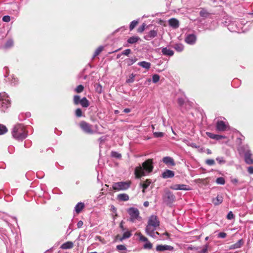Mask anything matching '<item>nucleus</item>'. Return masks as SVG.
<instances>
[{
	"label": "nucleus",
	"instance_id": "f257e3e1",
	"mask_svg": "<svg viewBox=\"0 0 253 253\" xmlns=\"http://www.w3.org/2000/svg\"><path fill=\"white\" fill-rule=\"evenodd\" d=\"M152 159H148L135 169L134 173L136 178H140L151 172L154 168Z\"/></svg>",
	"mask_w": 253,
	"mask_h": 253
},
{
	"label": "nucleus",
	"instance_id": "f03ea898",
	"mask_svg": "<svg viewBox=\"0 0 253 253\" xmlns=\"http://www.w3.org/2000/svg\"><path fill=\"white\" fill-rule=\"evenodd\" d=\"M12 136L18 140H22L26 138L27 134L24 126L20 124L16 125L12 131Z\"/></svg>",
	"mask_w": 253,
	"mask_h": 253
},
{
	"label": "nucleus",
	"instance_id": "7ed1b4c3",
	"mask_svg": "<svg viewBox=\"0 0 253 253\" xmlns=\"http://www.w3.org/2000/svg\"><path fill=\"white\" fill-rule=\"evenodd\" d=\"M10 105V98L7 94L5 92L0 93V108L6 109Z\"/></svg>",
	"mask_w": 253,
	"mask_h": 253
},
{
	"label": "nucleus",
	"instance_id": "20e7f679",
	"mask_svg": "<svg viewBox=\"0 0 253 253\" xmlns=\"http://www.w3.org/2000/svg\"><path fill=\"white\" fill-rule=\"evenodd\" d=\"M245 154V161L249 165L253 164V155L248 145L243 146L240 148Z\"/></svg>",
	"mask_w": 253,
	"mask_h": 253
},
{
	"label": "nucleus",
	"instance_id": "39448f33",
	"mask_svg": "<svg viewBox=\"0 0 253 253\" xmlns=\"http://www.w3.org/2000/svg\"><path fill=\"white\" fill-rule=\"evenodd\" d=\"M127 212L130 215L129 220L132 222H134L136 220H141V217L139 215V211L138 210L135 208H130L127 210Z\"/></svg>",
	"mask_w": 253,
	"mask_h": 253
},
{
	"label": "nucleus",
	"instance_id": "423d86ee",
	"mask_svg": "<svg viewBox=\"0 0 253 253\" xmlns=\"http://www.w3.org/2000/svg\"><path fill=\"white\" fill-rule=\"evenodd\" d=\"M175 197L169 190H165V193L163 195V202L168 205L172 204L175 201Z\"/></svg>",
	"mask_w": 253,
	"mask_h": 253
},
{
	"label": "nucleus",
	"instance_id": "0eeeda50",
	"mask_svg": "<svg viewBox=\"0 0 253 253\" xmlns=\"http://www.w3.org/2000/svg\"><path fill=\"white\" fill-rule=\"evenodd\" d=\"M130 186V182L129 181H121L114 183L112 186L113 190L116 191L126 190Z\"/></svg>",
	"mask_w": 253,
	"mask_h": 253
},
{
	"label": "nucleus",
	"instance_id": "6e6552de",
	"mask_svg": "<svg viewBox=\"0 0 253 253\" xmlns=\"http://www.w3.org/2000/svg\"><path fill=\"white\" fill-rule=\"evenodd\" d=\"M228 30L232 32L241 33L244 32L242 31L241 25H239L237 21H232L227 26Z\"/></svg>",
	"mask_w": 253,
	"mask_h": 253
},
{
	"label": "nucleus",
	"instance_id": "1a4fd4ad",
	"mask_svg": "<svg viewBox=\"0 0 253 253\" xmlns=\"http://www.w3.org/2000/svg\"><path fill=\"white\" fill-rule=\"evenodd\" d=\"M79 126L86 133L92 134L94 132L91 128V126L84 121H82Z\"/></svg>",
	"mask_w": 253,
	"mask_h": 253
},
{
	"label": "nucleus",
	"instance_id": "9d476101",
	"mask_svg": "<svg viewBox=\"0 0 253 253\" xmlns=\"http://www.w3.org/2000/svg\"><path fill=\"white\" fill-rule=\"evenodd\" d=\"M229 127L228 123L223 121L218 120L216 124V129L219 131H224Z\"/></svg>",
	"mask_w": 253,
	"mask_h": 253
},
{
	"label": "nucleus",
	"instance_id": "9b49d317",
	"mask_svg": "<svg viewBox=\"0 0 253 253\" xmlns=\"http://www.w3.org/2000/svg\"><path fill=\"white\" fill-rule=\"evenodd\" d=\"M148 224L155 228L159 227L160 225V222L157 216L154 215H151L149 218Z\"/></svg>",
	"mask_w": 253,
	"mask_h": 253
},
{
	"label": "nucleus",
	"instance_id": "f8f14e48",
	"mask_svg": "<svg viewBox=\"0 0 253 253\" xmlns=\"http://www.w3.org/2000/svg\"><path fill=\"white\" fill-rule=\"evenodd\" d=\"M156 229V228L148 224L146 227L145 231L148 235L154 238L156 237V234L159 235L158 232H155Z\"/></svg>",
	"mask_w": 253,
	"mask_h": 253
},
{
	"label": "nucleus",
	"instance_id": "ddd939ff",
	"mask_svg": "<svg viewBox=\"0 0 253 253\" xmlns=\"http://www.w3.org/2000/svg\"><path fill=\"white\" fill-rule=\"evenodd\" d=\"M171 189L174 190H185L188 191L190 190L189 186L185 184H174L170 186Z\"/></svg>",
	"mask_w": 253,
	"mask_h": 253
},
{
	"label": "nucleus",
	"instance_id": "4468645a",
	"mask_svg": "<svg viewBox=\"0 0 253 253\" xmlns=\"http://www.w3.org/2000/svg\"><path fill=\"white\" fill-rule=\"evenodd\" d=\"M197 40V37L195 35L192 34H188L186 35L185 38V42L191 45H193L195 43Z\"/></svg>",
	"mask_w": 253,
	"mask_h": 253
},
{
	"label": "nucleus",
	"instance_id": "2eb2a0df",
	"mask_svg": "<svg viewBox=\"0 0 253 253\" xmlns=\"http://www.w3.org/2000/svg\"><path fill=\"white\" fill-rule=\"evenodd\" d=\"M156 250L158 252H164L165 251H173L174 248L172 246L167 245H159L157 246Z\"/></svg>",
	"mask_w": 253,
	"mask_h": 253
},
{
	"label": "nucleus",
	"instance_id": "dca6fc26",
	"mask_svg": "<svg viewBox=\"0 0 253 253\" xmlns=\"http://www.w3.org/2000/svg\"><path fill=\"white\" fill-rule=\"evenodd\" d=\"M131 235L132 234L130 231H126L124 232L122 236L120 237L119 235H118L116 238V239L119 240L120 241L122 242L124 240L130 238Z\"/></svg>",
	"mask_w": 253,
	"mask_h": 253
},
{
	"label": "nucleus",
	"instance_id": "f3484780",
	"mask_svg": "<svg viewBox=\"0 0 253 253\" xmlns=\"http://www.w3.org/2000/svg\"><path fill=\"white\" fill-rule=\"evenodd\" d=\"M157 30H152L149 31L147 34L145 36L144 39L149 41L157 36Z\"/></svg>",
	"mask_w": 253,
	"mask_h": 253
},
{
	"label": "nucleus",
	"instance_id": "a211bd4d",
	"mask_svg": "<svg viewBox=\"0 0 253 253\" xmlns=\"http://www.w3.org/2000/svg\"><path fill=\"white\" fill-rule=\"evenodd\" d=\"M174 172L170 170L166 169L162 174V177L164 178H169L173 177Z\"/></svg>",
	"mask_w": 253,
	"mask_h": 253
},
{
	"label": "nucleus",
	"instance_id": "6ab92c4d",
	"mask_svg": "<svg viewBox=\"0 0 253 253\" xmlns=\"http://www.w3.org/2000/svg\"><path fill=\"white\" fill-rule=\"evenodd\" d=\"M169 24L170 27L176 29L179 27V21L175 18H171L169 20Z\"/></svg>",
	"mask_w": 253,
	"mask_h": 253
},
{
	"label": "nucleus",
	"instance_id": "aec40b11",
	"mask_svg": "<svg viewBox=\"0 0 253 253\" xmlns=\"http://www.w3.org/2000/svg\"><path fill=\"white\" fill-rule=\"evenodd\" d=\"M163 162L167 165L173 166L175 163L173 159L170 157H165L163 159Z\"/></svg>",
	"mask_w": 253,
	"mask_h": 253
},
{
	"label": "nucleus",
	"instance_id": "412c9836",
	"mask_svg": "<svg viewBox=\"0 0 253 253\" xmlns=\"http://www.w3.org/2000/svg\"><path fill=\"white\" fill-rule=\"evenodd\" d=\"M243 244L244 241L243 239H240L235 244L231 245L229 247V249L233 250L240 248L243 246Z\"/></svg>",
	"mask_w": 253,
	"mask_h": 253
},
{
	"label": "nucleus",
	"instance_id": "4be33fe9",
	"mask_svg": "<svg viewBox=\"0 0 253 253\" xmlns=\"http://www.w3.org/2000/svg\"><path fill=\"white\" fill-rule=\"evenodd\" d=\"M74 244L71 241H68L66 243H64L63 244L61 247L60 248L63 250H67V249H70L73 248Z\"/></svg>",
	"mask_w": 253,
	"mask_h": 253
},
{
	"label": "nucleus",
	"instance_id": "5701e85b",
	"mask_svg": "<svg viewBox=\"0 0 253 253\" xmlns=\"http://www.w3.org/2000/svg\"><path fill=\"white\" fill-rule=\"evenodd\" d=\"M223 200L222 196L218 195L215 198L212 199V202L215 206H217L222 203Z\"/></svg>",
	"mask_w": 253,
	"mask_h": 253
},
{
	"label": "nucleus",
	"instance_id": "b1692460",
	"mask_svg": "<svg viewBox=\"0 0 253 253\" xmlns=\"http://www.w3.org/2000/svg\"><path fill=\"white\" fill-rule=\"evenodd\" d=\"M162 52L163 55L171 56L173 55L174 52L173 50L167 47H164L162 49Z\"/></svg>",
	"mask_w": 253,
	"mask_h": 253
},
{
	"label": "nucleus",
	"instance_id": "393cba45",
	"mask_svg": "<svg viewBox=\"0 0 253 253\" xmlns=\"http://www.w3.org/2000/svg\"><path fill=\"white\" fill-rule=\"evenodd\" d=\"M137 65L139 66L142 67V68L146 69L147 70H149L151 67V63L150 62H148L146 61H141L137 63Z\"/></svg>",
	"mask_w": 253,
	"mask_h": 253
},
{
	"label": "nucleus",
	"instance_id": "a878e982",
	"mask_svg": "<svg viewBox=\"0 0 253 253\" xmlns=\"http://www.w3.org/2000/svg\"><path fill=\"white\" fill-rule=\"evenodd\" d=\"M117 199L121 201H127L129 199V196L125 193L120 194L118 195Z\"/></svg>",
	"mask_w": 253,
	"mask_h": 253
},
{
	"label": "nucleus",
	"instance_id": "bb28decb",
	"mask_svg": "<svg viewBox=\"0 0 253 253\" xmlns=\"http://www.w3.org/2000/svg\"><path fill=\"white\" fill-rule=\"evenodd\" d=\"M30 116L31 113L30 112H27L26 113L22 112L19 115V120L21 121H22L26 118H29Z\"/></svg>",
	"mask_w": 253,
	"mask_h": 253
},
{
	"label": "nucleus",
	"instance_id": "cd10ccee",
	"mask_svg": "<svg viewBox=\"0 0 253 253\" xmlns=\"http://www.w3.org/2000/svg\"><path fill=\"white\" fill-rule=\"evenodd\" d=\"M84 205L83 203H78L75 207V211L77 213H80L84 209Z\"/></svg>",
	"mask_w": 253,
	"mask_h": 253
},
{
	"label": "nucleus",
	"instance_id": "c85d7f7f",
	"mask_svg": "<svg viewBox=\"0 0 253 253\" xmlns=\"http://www.w3.org/2000/svg\"><path fill=\"white\" fill-rule=\"evenodd\" d=\"M151 183V180L150 179H146L143 183H141V186L143 188L142 192H145V189H147L148 186Z\"/></svg>",
	"mask_w": 253,
	"mask_h": 253
},
{
	"label": "nucleus",
	"instance_id": "c756f323",
	"mask_svg": "<svg viewBox=\"0 0 253 253\" xmlns=\"http://www.w3.org/2000/svg\"><path fill=\"white\" fill-rule=\"evenodd\" d=\"M210 13L205 8H202L200 11V15L201 17L206 18L209 17Z\"/></svg>",
	"mask_w": 253,
	"mask_h": 253
},
{
	"label": "nucleus",
	"instance_id": "7c9ffc66",
	"mask_svg": "<svg viewBox=\"0 0 253 253\" xmlns=\"http://www.w3.org/2000/svg\"><path fill=\"white\" fill-rule=\"evenodd\" d=\"M140 38L137 36H132L127 40V42L129 43L133 44L136 43L138 41Z\"/></svg>",
	"mask_w": 253,
	"mask_h": 253
},
{
	"label": "nucleus",
	"instance_id": "2f4dec72",
	"mask_svg": "<svg viewBox=\"0 0 253 253\" xmlns=\"http://www.w3.org/2000/svg\"><path fill=\"white\" fill-rule=\"evenodd\" d=\"M173 48L178 52H181L184 49V46L181 43H176L173 45Z\"/></svg>",
	"mask_w": 253,
	"mask_h": 253
},
{
	"label": "nucleus",
	"instance_id": "473e14b6",
	"mask_svg": "<svg viewBox=\"0 0 253 253\" xmlns=\"http://www.w3.org/2000/svg\"><path fill=\"white\" fill-rule=\"evenodd\" d=\"M116 249L119 252L122 253H126V252L127 251L126 248L124 245H117Z\"/></svg>",
	"mask_w": 253,
	"mask_h": 253
},
{
	"label": "nucleus",
	"instance_id": "72a5a7b5",
	"mask_svg": "<svg viewBox=\"0 0 253 253\" xmlns=\"http://www.w3.org/2000/svg\"><path fill=\"white\" fill-rule=\"evenodd\" d=\"M137 60V59L136 58H128L125 60V62L126 63L127 65L129 66L132 65L133 63H134Z\"/></svg>",
	"mask_w": 253,
	"mask_h": 253
},
{
	"label": "nucleus",
	"instance_id": "f704fd0d",
	"mask_svg": "<svg viewBox=\"0 0 253 253\" xmlns=\"http://www.w3.org/2000/svg\"><path fill=\"white\" fill-rule=\"evenodd\" d=\"M80 104L84 107H86L88 106V101L85 97H83L81 99Z\"/></svg>",
	"mask_w": 253,
	"mask_h": 253
},
{
	"label": "nucleus",
	"instance_id": "c9c22d12",
	"mask_svg": "<svg viewBox=\"0 0 253 253\" xmlns=\"http://www.w3.org/2000/svg\"><path fill=\"white\" fill-rule=\"evenodd\" d=\"M13 45V41L11 39L8 40L4 45V47L8 48L12 47Z\"/></svg>",
	"mask_w": 253,
	"mask_h": 253
},
{
	"label": "nucleus",
	"instance_id": "e433bc0d",
	"mask_svg": "<svg viewBox=\"0 0 253 253\" xmlns=\"http://www.w3.org/2000/svg\"><path fill=\"white\" fill-rule=\"evenodd\" d=\"M153 247V245L149 241L146 242L143 245V248L147 250H151Z\"/></svg>",
	"mask_w": 253,
	"mask_h": 253
},
{
	"label": "nucleus",
	"instance_id": "4c0bfd02",
	"mask_svg": "<svg viewBox=\"0 0 253 253\" xmlns=\"http://www.w3.org/2000/svg\"><path fill=\"white\" fill-rule=\"evenodd\" d=\"M7 131V129L5 126L0 124V135H2Z\"/></svg>",
	"mask_w": 253,
	"mask_h": 253
},
{
	"label": "nucleus",
	"instance_id": "58836bf2",
	"mask_svg": "<svg viewBox=\"0 0 253 253\" xmlns=\"http://www.w3.org/2000/svg\"><path fill=\"white\" fill-rule=\"evenodd\" d=\"M103 49V47L102 46H99L95 51L94 54H93V57H95V56H97L100 54V53L102 51Z\"/></svg>",
	"mask_w": 253,
	"mask_h": 253
},
{
	"label": "nucleus",
	"instance_id": "ea45409f",
	"mask_svg": "<svg viewBox=\"0 0 253 253\" xmlns=\"http://www.w3.org/2000/svg\"><path fill=\"white\" fill-rule=\"evenodd\" d=\"M216 160L217 161L218 163L220 165H223L225 164L226 161L224 158L222 157H217L216 158Z\"/></svg>",
	"mask_w": 253,
	"mask_h": 253
},
{
	"label": "nucleus",
	"instance_id": "a19ab883",
	"mask_svg": "<svg viewBox=\"0 0 253 253\" xmlns=\"http://www.w3.org/2000/svg\"><path fill=\"white\" fill-rule=\"evenodd\" d=\"M216 182L218 184L224 185L225 183V181L223 177H219L216 179Z\"/></svg>",
	"mask_w": 253,
	"mask_h": 253
},
{
	"label": "nucleus",
	"instance_id": "79ce46f5",
	"mask_svg": "<svg viewBox=\"0 0 253 253\" xmlns=\"http://www.w3.org/2000/svg\"><path fill=\"white\" fill-rule=\"evenodd\" d=\"M160 76L158 74H154L152 76V81L154 83H158L160 80Z\"/></svg>",
	"mask_w": 253,
	"mask_h": 253
},
{
	"label": "nucleus",
	"instance_id": "37998d69",
	"mask_svg": "<svg viewBox=\"0 0 253 253\" xmlns=\"http://www.w3.org/2000/svg\"><path fill=\"white\" fill-rule=\"evenodd\" d=\"M95 88L96 91L98 93L102 92V86L99 84H96L95 85Z\"/></svg>",
	"mask_w": 253,
	"mask_h": 253
},
{
	"label": "nucleus",
	"instance_id": "c03bdc74",
	"mask_svg": "<svg viewBox=\"0 0 253 253\" xmlns=\"http://www.w3.org/2000/svg\"><path fill=\"white\" fill-rule=\"evenodd\" d=\"M137 24H138V21H136V20L132 21L130 23V24L129 25L130 30V31L132 30L135 28V27L137 25Z\"/></svg>",
	"mask_w": 253,
	"mask_h": 253
},
{
	"label": "nucleus",
	"instance_id": "a18cd8bd",
	"mask_svg": "<svg viewBox=\"0 0 253 253\" xmlns=\"http://www.w3.org/2000/svg\"><path fill=\"white\" fill-rule=\"evenodd\" d=\"M138 236L139 237V240L141 241L146 242L148 241V239L140 233L138 234Z\"/></svg>",
	"mask_w": 253,
	"mask_h": 253
},
{
	"label": "nucleus",
	"instance_id": "49530a36",
	"mask_svg": "<svg viewBox=\"0 0 253 253\" xmlns=\"http://www.w3.org/2000/svg\"><path fill=\"white\" fill-rule=\"evenodd\" d=\"M84 86L83 85L80 84L76 87V88L75 89V91L78 93H81L84 90Z\"/></svg>",
	"mask_w": 253,
	"mask_h": 253
},
{
	"label": "nucleus",
	"instance_id": "de8ad7c7",
	"mask_svg": "<svg viewBox=\"0 0 253 253\" xmlns=\"http://www.w3.org/2000/svg\"><path fill=\"white\" fill-rule=\"evenodd\" d=\"M135 75L133 74H131L129 76V78L127 79L126 82L127 83H131L134 81Z\"/></svg>",
	"mask_w": 253,
	"mask_h": 253
},
{
	"label": "nucleus",
	"instance_id": "09e8293b",
	"mask_svg": "<svg viewBox=\"0 0 253 253\" xmlns=\"http://www.w3.org/2000/svg\"><path fill=\"white\" fill-rule=\"evenodd\" d=\"M111 156L118 159H120L121 157V154L116 152L113 151L111 152Z\"/></svg>",
	"mask_w": 253,
	"mask_h": 253
},
{
	"label": "nucleus",
	"instance_id": "8fccbe9b",
	"mask_svg": "<svg viewBox=\"0 0 253 253\" xmlns=\"http://www.w3.org/2000/svg\"><path fill=\"white\" fill-rule=\"evenodd\" d=\"M81 100V99L80 98V96H79V95H75L74 96V103L76 104H80Z\"/></svg>",
	"mask_w": 253,
	"mask_h": 253
},
{
	"label": "nucleus",
	"instance_id": "3c124183",
	"mask_svg": "<svg viewBox=\"0 0 253 253\" xmlns=\"http://www.w3.org/2000/svg\"><path fill=\"white\" fill-rule=\"evenodd\" d=\"M235 218V215L233 213L232 211H230L227 215V218L229 220L233 219Z\"/></svg>",
	"mask_w": 253,
	"mask_h": 253
},
{
	"label": "nucleus",
	"instance_id": "603ef678",
	"mask_svg": "<svg viewBox=\"0 0 253 253\" xmlns=\"http://www.w3.org/2000/svg\"><path fill=\"white\" fill-rule=\"evenodd\" d=\"M206 163L209 166H212L215 164L214 160L213 159H208L206 161Z\"/></svg>",
	"mask_w": 253,
	"mask_h": 253
},
{
	"label": "nucleus",
	"instance_id": "864d4df0",
	"mask_svg": "<svg viewBox=\"0 0 253 253\" xmlns=\"http://www.w3.org/2000/svg\"><path fill=\"white\" fill-rule=\"evenodd\" d=\"M153 134L155 137H162L164 136V133L161 132H155Z\"/></svg>",
	"mask_w": 253,
	"mask_h": 253
},
{
	"label": "nucleus",
	"instance_id": "5fc2aeb1",
	"mask_svg": "<svg viewBox=\"0 0 253 253\" xmlns=\"http://www.w3.org/2000/svg\"><path fill=\"white\" fill-rule=\"evenodd\" d=\"M225 137H226L224 135L215 134L214 139L218 140H220V139H223V138H225Z\"/></svg>",
	"mask_w": 253,
	"mask_h": 253
},
{
	"label": "nucleus",
	"instance_id": "6e6d98bb",
	"mask_svg": "<svg viewBox=\"0 0 253 253\" xmlns=\"http://www.w3.org/2000/svg\"><path fill=\"white\" fill-rule=\"evenodd\" d=\"M10 20V17L8 15L4 16L2 17V21L5 22H8Z\"/></svg>",
	"mask_w": 253,
	"mask_h": 253
},
{
	"label": "nucleus",
	"instance_id": "4d7b16f0",
	"mask_svg": "<svg viewBox=\"0 0 253 253\" xmlns=\"http://www.w3.org/2000/svg\"><path fill=\"white\" fill-rule=\"evenodd\" d=\"M206 134L210 138H211V139H214L215 134H213V133L210 132H206Z\"/></svg>",
	"mask_w": 253,
	"mask_h": 253
},
{
	"label": "nucleus",
	"instance_id": "13d9d810",
	"mask_svg": "<svg viewBox=\"0 0 253 253\" xmlns=\"http://www.w3.org/2000/svg\"><path fill=\"white\" fill-rule=\"evenodd\" d=\"M226 236L227 234L225 232H220L218 235V237L221 238H225L226 237Z\"/></svg>",
	"mask_w": 253,
	"mask_h": 253
},
{
	"label": "nucleus",
	"instance_id": "bf43d9fd",
	"mask_svg": "<svg viewBox=\"0 0 253 253\" xmlns=\"http://www.w3.org/2000/svg\"><path fill=\"white\" fill-rule=\"evenodd\" d=\"M131 52L130 49H126L123 51L122 54L125 55H128Z\"/></svg>",
	"mask_w": 253,
	"mask_h": 253
},
{
	"label": "nucleus",
	"instance_id": "052dcab7",
	"mask_svg": "<svg viewBox=\"0 0 253 253\" xmlns=\"http://www.w3.org/2000/svg\"><path fill=\"white\" fill-rule=\"evenodd\" d=\"M145 24L143 23L142 25L140 28H138V32L140 33L142 32L145 29Z\"/></svg>",
	"mask_w": 253,
	"mask_h": 253
},
{
	"label": "nucleus",
	"instance_id": "680f3d73",
	"mask_svg": "<svg viewBox=\"0 0 253 253\" xmlns=\"http://www.w3.org/2000/svg\"><path fill=\"white\" fill-rule=\"evenodd\" d=\"M11 82V84L15 85L18 83V79L16 78L12 77Z\"/></svg>",
	"mask_w": 253,
	"mask_h": 253
},
{
	"label": "nucleus",
	"instance_id": "e2e57ef3",
	"mask_svg": "<svg viewBox=\"0 0 253 253\" xmlns=\"http://www.w3.org/2000/svg\"><path fill=\"white\" fill-rule=\"evenodd\" d=\"M208 250V246L206 245L202 250L198 252L199 253H206Z\"/></svg>",
	"mask_w": 253,
	"mask_h": 253
},
{
	"label": "nucleus",
	"instance_id": "0e129e2a",
	"mask_svg": "<svg viewBox=\"0 0 253 253\" xmlns=\"http://www.w3.org/2000/svg\"><path fill=\"white\" fill-rule=\"evenodd\" d=\"M84 112H76V116L77 117H81L82 116H84L83 114Z\"/></svg>",
	"mask_w": 253,
	"mask_h": 253
},
{
	"label": "nucleus",
	"instance_id": "69168bd1",
	"mask_svg": "<svg viewBox=\"0 0 253 253\" xmlns=\"http://www.w3.org/2000/svg\"><path fill=\"white\" fill-rule=\"evenodd\" d=\"M106 140V137L105 136H102L101 137L98 139V141L100 142V144H101L102 142H104Z\"/></svg>",
	"mask_w": 253,
	"mask_h": 253
},
{
	"label": "nucleus",
	"instance_id": "338daca9",
	"mask_svg": "<svg viewBox=\"0 0 253 253\" xmlns=\"http://www.w3.org/2000/svg\"><path fill=\"white\" fill-rule=\"evenodd\" d=\"M184 102V100L183 98H178V103L180 105H183Z\"/></svg>",
	"mask_w": 253,
	"mask_h": 253
},
{
	"label": "nucleus",
	"instance_id": "774afa93",
	"mask_svg": "<svg viewBox=\"0 0 253 253\" xmlns=\"http://www.w3.org/2000/svg\"><path fill=\"white\" fill-rule=\"evenodd\" d=\"M248 171L250 173L253 174V167H249Z\"/></svg>",
	"mask_w": 253,
	"mask_h": 253
}]
</instances>
